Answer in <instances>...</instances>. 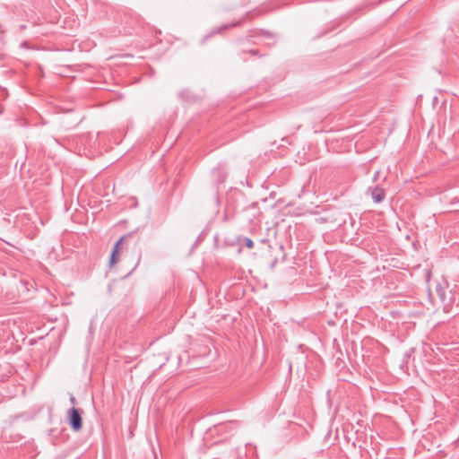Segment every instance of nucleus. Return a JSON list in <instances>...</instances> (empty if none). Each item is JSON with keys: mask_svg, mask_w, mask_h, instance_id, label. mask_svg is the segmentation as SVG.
<instances>
[{"mask_svg": "<svg viewBox=\"0 0 459 459\" xmlns=\"http://www.w3.org/2000/svg\"><path fill=\"white\" fill-rule=\"evenodd\" d=\"M206 350L208 351V353L211 356L212 359H214L217 357L216 350H214L212 352L211 348L206 345L205 346L203 345V355L204 354V352H206Z\"/></svg>", "mask_w": 459, "mask_h": 459, "instance_id": "5", "label": "nucleus"}, {"mask_svg": "<svg viewBox=\"0 0 459 459\" xmlns=\"http://www.w3.org/2000/svg\"><path fill=\"white\" fill-rule=\"evenodd\" d=\"M456 284L450 283L446 278H442L436 285V292L444 309H447L455 301Z\"/></svg>", "mask_w": 459, "mask_h": 459, "instance_id": "1", "label": "nucleus"}, {"mask_svg": "<svg viewBox=\"0 0 459 459\" xmlns=\"http://www.w3.org/2000/svg\"><path fill=\"white\" fill-rule=\"evenodd\" d=\"M368 192H370L373 201L377 204L381 203L385 197V190L379 186L369 187Z\"/></svg>", "mask_w": 459, "mask_h": 459, "instance_id": "3", "label": "nucleus"}, {"mask_svg": "<svg viewBox=\"0 0 459 459\" xmlns=\"http://www.w3.org/2000/svg\"><path fill=\"white\" fill-rule=\"evenodd\" d=\"M71 426L74 431H79L82 429V417L79 411L73 408L69 411Z\"/></svg>", "mask_w": 459, "mask_h": 459, "instance_id": "2", "label": "nucleus"}, {"mask_svg": "<svg viewBox=\"0 0 459 459\" xmlns=\"http://www.w3.org/2000/svg\"><path fill=\"white\" fill-rule=\"evenodd\" d=\"M124 239H125V236L121 237L120 239L115 245V247L113 249V252L111 254V257L109 260L110 265H114L118 261L119 253H120L121 246H122Z\"/></svg>", "mask_w": 459, "mask_h": 459, "instance_id": "4", "label": "nucleus"}, {"mask_svg": "<svg viewBox=\"0 0 459 459\" xmlns=\"http://www.w3.org/2000/svg\"><path fill=\"white\" fill-rule=\"evenodd\" d=\"M246 246L248 248H252L254 247V242L250 238H246Z\"/></svg>", "mask_w": 459, "mask_h": 459, "instance_id": "7", "label": "nucleus"}, {"mask_svg": "<svg viewBox=\"0 0 459 459\" xmlns=\"http://www.w3.org/2000/svg\"><path fill=\"white\" fill-rule=\"evenodd\" d=\"M236 25H237L236 23H233V24H225V25H222V26L219 27V28L216 30V31H217V32H221V31H222V30H227V29H228V28H230V27H234V26H236Z\"/></svg>", "mask_w": 459, "mask_h": 459, "instance_id": "6", "label": "nucleus"}, {"mask_svg": "<svg viewBox=\"0 0 459 459\" xmlns=\"http://www.w3.org/2000/svg\"><path fill=\"white\" fill-rule=\"evenodd\" d=\"M250 53H252V54L255 55V54H256V51H255V50H251V51H250Z\"/></svg>", "mask_w": 459, "mask_h": 459, "instance_id": "8", "label": "nucleus"}]
</instances>
